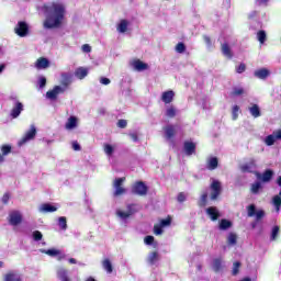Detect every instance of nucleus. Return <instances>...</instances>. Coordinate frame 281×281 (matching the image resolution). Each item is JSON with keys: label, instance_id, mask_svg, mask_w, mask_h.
<instances>
[{"label": "nucleus", "instance_id": "09e8293b", "mask_svg": "<svg viewBox=\"0 0 281 281\" xmlns=\"http://www.w3.org/2000/svg\"><path fill=\"white\" fill-rule=\"evenodd\" d=\"M279 234H280V226H273L270 240H277Z\"/></svg>", "mask_w": 281, "mask_h": 281}, {"label": "nucleus", "instance_id": "58836bf2", "mask_svg": "<svg viewBox=\"0 0 281 281\" xmlns=\"http://www.w3.org/2000/svg\"><path fill=\"white\" fill-rule=\"evenodd\" d=\"M126 30H128V21L122 20L117 25V32H120L121 34H124Z\"/></svg>", "mask_w": 281, "mask_h": 281}, {"label": "nucleus", "instance_id": "0e129e2a", "mask_svg": "<svg viewBox=\"0 0 281 281\" xmlns=\"http://www.w3.org/2000/svg\"><path fill=\"white\" fill-rule=\"evenodd\" d=\"M82 52L85 54H90L91 52V46L89 44H83L82 47H81Z\"/></svg>", "mask_w": 281, "mask_h": 281}, {"label": "nucleus", "instance_id": "20e7f679", "mask_svg": "<svg viewBox=\"0 0 281 281\" xmlns=\"http://www.w3.org/2000/svg\"><path fill=\"white\" fill-rule=\"evenodd\" d=\"M10 100H12L13 102V106L11 109L10 115L13 120H16V117H19V115H21V113H23V103H21V101H19V98L16 97H10Z\"/></svg>", "mask_w": 281, "mask_h": 281}, {"label": "nucleus", "instance_id": "79ce46f5", "mask_svg": "<svg viewBox=\"0 0 281 281\" xmlns=\"http://www.w3.org/2000/svg\"><path fill=\"white\" fill-rule=\"evenodd\" d=\"M157 260H159V252H158V251H153V252L148 256V262H149V265H155V262H157Z\"/></svg>", "mask_w": 281, "mask_h": 281}, {"label": "nucleus", "instance_id": "774afa93", "mask_svg": "<svg viewBox=\"0 0 281 281\" xmlns=\"http://www.w3.org/2000/svg\"><path fill=\"white\" fill-rule=\"evenodd\" d=\"M273 135L277 139H281V130L274 131Z\"/></svg>", "mask_w": 281, "mask_h": 281}, {"label": "nucleus", "instance_id": "dca6fc26", "mask_svg": "<svg viewBox=\"0 0 281 281\" xmlns=\"http://www.w3.org/2000/svg\"><path fill=\"white\" fill-rule=\"evenodd\" d=\"M57 211H58V206H54L49 203H44V204L40 205V207H38V212L41 214H49V213L57 212Z\"/></svg>", "mask_w": 281, "mask_h": 281}, {"label": "nucleus", "instance_id": "ea45409f", "mask_svg": "<svg viewBox=\"0 0 281 281\" xmlns=\"http://www.w3.org/2000/svg\"><path fill=\"white\" fill-rule=\"evenodd\" d=\"M257 40L261 45H265V43L267 42V32H265L263 30H260L257 33Z\"/></svg>", "mask_w": 281, "mask_h": 281}, {"label": "nucleus", "instance_id": "6e6552de", "mask_svg": "<svg viewBox=\"0 0 281 281\" xmlns=\"http://www.w3.org/2000/svg\"><path fill=\"white\" fill-rule=\"evenodd\" d=\"M41 254H46V256H49L50 258H57V260H65L67 258V255L63 254L59 249L52 248V249H41Z\"/></svg>", "mask_w": 281, "mask_h": 281}, {"label": "nucleus", "instance_id": "4d7b16f0", "mask_svg": "<svg viewBox=\"0 0 281 281\" xmlns=\"http://www.w3.org/2000/svg\"><path fill=\"white\" fill-rule=\"evenodd\" d=\"M1 150H2V155L7 156V155H10L11 150H12V146L10 145H3L1 147Z\"/></svg>", "mask_w": 281, "mask_h": 281}, {"label": "nucleus", "instance_id": "6e6d98bb", "mask_svg": "<svg viewBox=\"0 0 281 281\" xmlns=\"http://www.w3.org/2000/svg\"><path fill=\"white\" fill-rule=\"evenodd\" d=\"M238 111H240V106L234 105L232 110L233 120H238Z\"/></svg>", "mask_w": 281, "mask_h": 281}, {"label": "nucleus", "instance_id": "338daca9", "mask_svg": "<svg viewBox=\"0 0 281 281\" xmlns=\"http://www.w3.org/2000/svg\"><path fill=\"white\" fill-rule=\"evenodd\" d=\"M100 83L105 85V86L111 85V79H109L106 77H101L100 78Z\"/></svg>", "mask_w": 281, "mask_h": 281}, {"label": "nucleus", "instance_id": "2eb2a0df", "mask_svg": "<svg viewBox=\"0 0 281 281\" xmlns=\"http://www.w3.org/2000/svg\"><path fill=\"white\" fill-rule=\"evenodd\" d=\"M184 153L188 157L196 153V144L194 142L186 140L183 144Z\"/></svg>", "mask_w": 281, "mask_h": 281}, {"label": "nucleus", "instance_id": "2f4dec72", "mask_svg": "<svg viewBox=\"0 0 281 281\" xmlns=\"http://www.w3.org/2000/svg\"><path fill=\"white\" fill-rule=\"evenodd\" d=\"M132 194L142 196V181H137L132 186Z\"/></svg>", "mask_w": 281, "mask_h": 281}, {"label": "nucleus", "instance_id": "423d86ee", "mask_svg": "<svg viewBox=\"0 0 281 281\" xmlns=\"http://www.w3.org/2000/svg\"><path fill=\"white\" fill-rule=\"evenodd\" d=\"M124 181H126V178H116L114 180V196H122V194H126V189L122 187V183H124Z\"/></svg>", "mask_w": 281, "mask_h": 281}, {"label": "nucleus", "instance_id": "4468645a", "mask_svg": "<svg viewBox=\"0 0 281 281\" xmlns=\"http://www.w3.org/2000/svg\"><path fill=\"white\" fill-rule=\"evenodd\" d=\"M57 278L60 281H74L71 280V278H69V270H67V268L65 267H59L57 268Z\"/></svg>", "mask_w": 281, "mask_h": 281}, {"label": "nucleus", "instance_id": "680f3d73", "mask_svg": "<svg viewBox=\"0 0 281 281\" xmlns=\"http://www.w3.org/2000/svg\"><path fill=\"white\" fill-rule=\"evenodd\" d=\"M148 194V186L145 182H142V196H146Z\"/></svg>", "mask_w": 281, "mask_h": 281}, {"label": "nucleus", "instance_id": "f704fd0d", "mask_svg": "<svg viewBox=\"0 0 281 281\" xmlns=\"http://www.w3.org/2000/svg\"><path fill=\"white\" fill-rule=\"evenodd\" d=\"M260 190H262V183H260V181L252 183L250 187V192L252 194H259Z\"/></svg>", "mask_w": 281, "mask_h": 281}, {"label": "nucleus", "instance_id": "603ef678", "mask_svg": "<svg viewBox=\"0 0 281 281\" xmlns=\"http://www.w3.org/2000/svg\"><path fill=\"white\" fill-rule=\"evenodd\" d=\"M176 115H177V110L175 109V106H170L169 109H167L166 111L167 117H176Z\"/></svg>", "mask_w": 281, "mask_h": 281}, {"label": "nucleus", "instance_id": "5fc2aeb1", "mask_svg": "<svg viewBox=\"0 0 281 281\" xmlns=\"http://www.w3.org/2000/svg\"><path fill=\"white\" fill-rule=\"evenodd\" d=\"M187 200H188V195L186 194V192L178 193V196H177L178 203H186Z\"/></svg>", "mask_w": 281, "mask_h": 281}, {"label": "nucleus", "instance_id": "7ed1b4c3", "mask_svg": "<svg viewBox=\"0 0 281 281\" xmlns=\"http://www.w3.org/2000/svg\"><path fill=\"white\" fill-rule=\"evenodd\" d=\"M33 139H36V126L31 125L30 130L24 133L22 138L18 142V146L21 148V146H25V144H30V142H33Z\"/></svg>", "mask_w": 281, "mask_h": 281}, {"label": "nucleus", "instance_id": "c9c22d12", "mask_svg": "<svg viewBox=\"0 0 281 281\" xmlns=\"http://www.w3.org/2000/svg\"><path fill=\"white\" fill-rule=\"evenodd\" d=\"M57 225L63 232H67V217H58Z\"/></svg>", "mask_w": 281, "mask_h": 281}, {"label": "nucleus", "instance_id": "ddd939ff", "mask_svg": "<svg viewBox=\"0 0 281 281\" xmlns=\"http://www.w3.org/2000/svg\"><path fill=\"white\" fill-rule=\"evenodd\" d=\"M4 281H23V277L16 270H11L4 274Z\"/></svg>", "mask_w": 281, "mask_h": 281}, {"label": "nucleus", "instance_id": "e2e57ef3", "mask_svg": "<svg viewBox=\"0 0 281 281\" xmlns=\"http://www.w3.org/2000/svg\"><path fill=\"white\" fill-rule=\"evenodd\" d=\"M128 136L131 137L132 142H135V143L139 142V137L137 136V133L132 132L128 134Z\"/></svg>", "mask_w": 281, "mask_h": 281}, {"label": "nucleus", "instance_id": "a211bd4d", "mask_svg": "<svg viewBox=\"0 0 281 281\" xmlns=\"http://www.w3.org/2000/svg\"><path fill=\"white\" fill-rule=\"evenodd\" d=\"M206 214L210 216L211 221H216L217 218H221V212H218V209L216 206H210L206 209Z\"/></svg>", "mask_w": 281, "mask_h": 281}, {"label": "nucleus", "instance_id": "864d4df0", "mask_svg": "<svg viewBox=\"0 0 281 281\" xmlns=\"http://www.w3.org/2000/svg\"><path fill=\"white\" fill-rule=\"evenodd\" d=\"M37 85L40 87V89H45V85H47V78L41 76L37 79Z\"/></svg>", "mask_w": 281, "mask_h": 281}, {"label": "nucleus", "instance_id": "cd10ccee", "mask_svg": "<svg viewBox=\"0 0 281 281\" xmlns=\"http://www.w3.org/2000/svg\"><path fill=\"white\" fill-rule=\"evenodd\" d=\"M144 243H145V245H151L154 247V249H157V247H159V243H157V240H155V237L153 235H147L144 238Z\"/></svg>", "mask_w": 281, "mask_h": 281}, {"label": "nucleus", "instance_id": "f8f14e48", "mask_svg": "<svg viewBox=\"0 0 281 281\" xmlns=\"http://www.w3.org/2000/svg\"><path fill=\"white\" fill-rule=\"evenodd\" d=\"M59 93H65V88L56 86L53 90L46 92V98L48 100H56Z\"/></svg>", "mask_w": 281, "mask_h": 281}, {"label": "nucleus", "instance_id": "13d9d810", "mask_svg": "<svg viewBox=\"0 0 281 281\" xmlns=\"http://www.w3.org/2000/svg\"><path fill=\"white\" fill-rule=\"evenodd\" d=\"M246 69H247V65L240 64V65L236 68V72H237V74H245Z\"/></svg>", "mask_w": 281, "mask_h": 281}, {"label": "nucleus", "instance_id": "393cba45", "mask_svg": "<svg viewBox=\"0 0 281 281\" xmlns=\"http://www.w3.org/2000/svg\"><path fill=\"white\" fill-rule=\"evenodd\" d=\"M248 110L250 115H252L255 119L260 117V115H262V112H260V106L256 103L248 108Z\"/></svg>", "mask_w": 281, "mask_h": 281}, {"label": "nucleus", "instance_id": "6ab92c4d", "mask_svg": "<svg viewBox=\"0 0 281 281\" xmlns=\"http://www.w3.org/2000/svg\"><path fill=\"white\" fill-rule=\"evenodd\" d=\"M65 128L66 131H74V128H78V117L69 116L65 124Z\"/></svg>", "mask_w": 281, "mask_h": 281}, {"label": "nucleus", "instance_id": "49530a36", "mask_svg": "<svg viewBox=\"0 0 281 281\" xmlns=\"http://www.w3.org/2000/svg\"><path fill=\"white\" fill-rule=\"evenodd\" d=\"M127 212H128L130 216H133V214H135L136 212H139V205H137V204H130L127 206Z\"/></svg>", "mask_w": 281, "mask_h": 281}, {"label": "nucleus", "instance_id": "a19ab883", "mask_svg": "<svg viewBox=\"0 0 281 281\" xmlns=\"http://www.w3.org/2000/svg\"><path fill=\"white\" fill-rule=\"evenodd\" d=\"M103 150L108 157H111L115 153V147L111 144H105Z\"/></svg>", "mask_w": 281, "mask_h": 281}, {"label": "nucleus", "instance_id": "de8ad7c7", "mask_svg": "<svg viewBox=\"0 0 281 281\" xmlns=\"http://www.w3.org/2000/svg\"><path fill=\"white\" fill-rule=\"evenodd\" d=\"M240 261H235L233 263L232 276H238V273H240Z\"/></svg>", "mask_w": 281, "mask_h": 281}, {"label": "nucleus", "instance_id": "0eeeda50", "mask_svg": "<svg viewBox=\"0 0 281 281\" xmlns=\"http://www.w3.org/2000/svg\"><path fill=\"white\" fill-rule=\"evenodd\" d=\"M23 222V214L20 211H11L9 213V225L16 227V225H21Z\"/></svg>", "mask_w": 281, "mask_h": 281}, {"label": "nucleus", "instance_id": "3c124183", "mask_svg": "<svg viewBox=\"0 0 281 281\" xmlns=\"http://www.w3.org/2000/svg\"><path fill=\"white\" fill-rule=\"evenodd\" d=\"M176 52L178 54H183L186 52V44L183 42H179L177 45H176Z\"/></svg>", "mask_w": 281, "mask_h": 281}, {"label": "nucleus", "instance_id": "c03bdc74", "mask_svg": "<svg viewBox=\"0 0 281 281\" xmlns=\"http://www.w3.org/2000/svg\"><path fill=\"white\" fill-rule=\"evenodd\" d=\"M245 89L244 88H234L231 92V98H237L238 95H244Z\"/></svg>", "mask_w": 281, "mask_h": 281}, {"label": "nucleus", "instance_id": "b1692460", "mask_svg": "<svg viewBox=\"0 0 281 281\" xmlns=\"http://www.w3.org/2000/svg\"><path fill=\"white\" fill-rule=\"evenodd\" d=\"M269 69L261 68L255 71L256 78H259L260 80H266V78H269Z\"/></svg>", "mask_w": 281, "mask_h": 281}, {"label": "nucleus", "instance_id": "4be33fe9", "mask_svg": "<svg viewBox=\"0 0 281 281\" xmlns=\"http://www.w3.org/2000/svg\"><path fill=\"white\" fill-rule=\"evenodd\" d=\"M75 76L79 80H85V78H87V76H89V69H87L85 67H79L76 69Z\"/></svg>", "mask_w": 281, "mask_h": 281}, {"label": "nucleus", "instance_id": "f257e3e1", "mask_svg": "<svg viewBox=\"0 0 281 281\" xmlns=\"http://www.w3.org/2000/svg\"><path fill=\"white\" fill-rule=\"evenodd\" d=\"M42 10L45 14L44 30H58V27H63L67 14V8L63 2H48L42 7Z\"/></svg>", "mask_w": 281, "mask_h": 281}, {"label": "nucleus", "instance_id": "052dcab7", "mask_svg": "<svg viewBox=\"0 0 281 281\" xmlns=\"http://www.w3.org/2000/svg\"><path fill=\"white\" fill-rule=\"evenodd\" d=\"M1 203H3V205H8V203H10V193H4L2 199H1Z\"/></svg>", "mask_w": 281, "mask_h": 281}, {"label": "nucleus", "instance_id": "c85d7f7f", "mask_svg": "<svg viewBox=\"0 0 281 281\" xmlns=\"http://www.w3.org/2000/svg\"><path fill=\"white\" fill-rule=\"evenodd\" d=\"M130 67L133 71H142V60L135 58L130 60Z\"/></svg>", "mask_w": 281, "mask_h": 281}, {"label": "nucleus", "instance_id": "473e14b6", "mask_svg": "<svg viewBox=\"0 0 281 281\" xmlns=\"http://www.w3.org/2000/svg\"><path fill=\"white\" fill-rule=\"evenodd\" d=\"M238 243V235L236 233H229L227 236V245L234 247Z\"/></svg>", "mask_w": 281, "mask_h": 281}, {"label": "nucleus", "instance_id": "a18cd8bd", "mask_svg": "<svg viewBox=\"0 0 281 281\" xmlns=\"http://www.w3.org/2000/svg\"><path fill=\"white\" fill-rule=\"evenodd\" d=\"M278 138H276V134H270L266 137L265 142L267 146H273V144H276V140Z\"/></svg>", "mask_w": 281, "mask_h": 281}, {"label": "nucleus", "instance_id": "f03ea898", "mask_svg": "<svg viewBox=\"0 0 281 281\" xmlns=\"http://www.w3.org/2000/svg\"><path fill=\"white\" fill-rule=\"evenodd\" d=\"M172 225V216L168 215L166 218L159 220V223L154 225L155 236H161L164 234V227H170Z\"/></svg>", "mask_w": 281, "mask_h": 281}, {"label": "nucleus", "instance_id": "5701e85b", "mask_svg": "<svg viewBox=\"0 0 281 281\" xmlns=\"http://www.w3.org/2000/svg\"><path fill=\"white\" fill-rule=\"evenodd\" d=\"M36 69H47L49 67V60L45 57H41L35 63Z\"/></svg>", "mask_w": 281, "mask_h": 281}, {"label": "nucleus", "instance_id": "412c9836", "mask_svg": "<svg viewBox=\"0 0 281 281\" xmlns=\"http://www.w3.org/2000/svg\"><path fill=\"white\" fill-rule=\"evenodd\" d=\"M221 49H222V54H223V56H225V58H228L229 60H232V58H234V53L232 52V47H229V44L223 43Z\"/></svg>", "mask_w": 281, "mask_h": 281}, {"label": "nucleus", "instance_id": "bb28decb", "mask_svg": "<svg viewBox=\"0 0 281 281\" xmlns=\"http://www.w3.org/2000/svg\"><path fill=\"white\" fill-rule=\"evenodd\" d=\"M254 168H256V161L251 160L248 164H245L240 167L241 172H254Z\"/></svg>", "mask_w": 281, "mask_h": 281}, {"label": "nucleus", "instance_id": "1a4fd4ad", "mask_svg": "<svg viewBox=\"0 0 281 281\" xmlns=\"http://www.w3.org/2000/svg\"><path fill=\"white\" fill-rule=\"evenodd\" d=\"M247 214L249 217L256 216V221H262L265 218V212L262 210L256 211V204L247 206Z\"/></svg>", "mask_w": 281, "mask_h": 281}, {"label": "nucleus", "instance_id": "7c9ffc66", "mask_svg": "<svg viewBox=\"0 0 281 281\" xmlns=\"http://www.w3.org/2000/svg\"><path fill=\"white\" fill-rule=\"evenodd\" d=\"M165 135H166L167 139H172V137H175V135H176L175 126L173 125H167L165 127Z\"/></svg>", "mask_w": 281, "mask_h": 281}, {"label": "nucleus", "instance_id": "39448f33", "mask_svg": "<svg viewBox=\"0 0 281 281\" xmlns=\"http://www.w3.org/2000/svg\"><path fill=\"white\" fill-rule=\"evenodd\" d=\"M210 190H211V195H210L211 201H216V199L221 196V192H223V187L221 186V181L214 180L210 186Z\"/></svg>", "mask_w": 281, "mask_h": 281}, {"label": "nucleus", "instance_id": "69168bd1", "mask_svg": "<svg viewBox=\"0 0 281 281\" xmlns=\"http://www.w3.org/2000/svg\"><path fill=\"white\" fill-rule=\"evenodd\" d=\"M203 41L207 45V47H212V38L207 35H203Z\"/></svg>", "mask_w": 281, "mask_h": 281}, {"label": "nucleus", "instance_id": "8fccbe9b", "mask_svg": "<svg viewBox=\"0 0 281 281\" xmlns=\"http://www.w3.org/2000/svg\"><path fill=\"white\" fill-rule=\"evenodd\" d=\"M32 238L35 243H38L40 240H43V233H41V231H34L32 233Z\"/></svg>", "mask_w": 281, "mask_h": 281}, {"label": "nucleus", "instance_id": "9d476101", "mask_svg": "<svg viewBox=\"0 0 281 281\" xmlns=\"http://www.w3.org/2000/svg\"><path fill=\"white\" fill-rule=\"evenodd\" d=\"M255 175L263 183H269V181L273 179V170L271 169H267L266 171H263L262 175H260V172L255 171Z\"/></svg>", "mask_w": 281, "mask_h": 281}, {"label": "nucleus", "instance_id": "f3484780", "mask_svg": "<svg viewBox=\"0 0 281 281\" xmlns=\"http://www.w3.org/2000/svg\"><path fill=\"white\" fill-rule=\"evenodd\" d=\"M74 82V75L69 74V72H63L61 74V85H63V89H67V87H69V85H71Z\"/></svg>", "mask_w": 281, "mask_h": 281}, {"label": "nucleus", "instance_id": "37998d69", "mask_svg": "<svg viewBox=\"0 0 281 281\" xmlns=\"http://www.w3.org/2000/svg\"><path fill=\"white\" fill-rule=\"evenodd\" d=\"M198 205L199 207H205V205H207V192L202 193Z\"/></svg>", "mask_w": 281, "mask_h": 281}, {"label": "nucleus", "instance_id": "4c0bfd02", "mask_svg": "<svg viewBox=\"0 0 281 281\" xmlns=\"http://www.w3.org/2000/svg\"><path fill=\"white\" fill-rule=\"evenodd\" d=\"M102 267L106 273H113V265L111 263V260L104 259L102 262Z\"/></svg>", "mask_w": 281, "mask_h": 281}, {"label": "nucleus", "instance_id": "e433bc0d", "mask_svg": "<svg viewBox=\"0 0 281 281\" xmlns=\"http://www.w3.org/2000/svg\"><path fill=\"white\" fill-rule=\"evenodd\" d=\"M116 216L122 220L124 223H126V220L130 218V213L128 211L125 212V211H122L120 209L116 210Z\"/></svg>", "mask_w": 281, "mask_h": 281}, {"label": "nucleus", "instance_id": "c756f323", "mask_svg": "<svg viewBox=\"0 0 281 281\" xmlns=\"http://www.w3.org/2000/svg\"><path fill=\"white\" fill-rule=\"evenodd\" d=\"M206 168L207 170H216L218 168V158H210Z\"/></svg>", "mask_w": 281, "mask_h": 281}, {"label": "nucleus", "instance_id": "bf43d9fd", "mask_svg": "<svg viewBox=\"0 0 281 281\" xmlns=\"http://www.w3.org/2000/svg\"><path fill=\"white\" fill-rule=\"evenodd\" d=\"M127 125H128V122L126 120H119L116 124L119 128H126Z\"/></svg>", "mask_w": 281, "mask_h": 281}, {"label": "nucleus", "instance_id": "a878e982", "mask_svg": "<svg viewBox=\"0 0 281 281\" xmlns=\"http://www.w3.org/2000/svg\"><path fill=\"white\" fill-rule=\"evenodd\" d=\"M232 225H234L232 223V221L226 220V218H222L220 221L218 229H221L222 232H225V231L229 229V227H232Z\"/></svg>", "mask_w": 281, "mask_h": 281}, {"label": "nucleus", "instance_id": "9b49d317", "mask_svg": "<svg viewBox=\"0 0 281 281\" xmlns=\"http://www.w3.org/2000/svg\"><path fill=\"white\" fill-rule=\"evenodd\" d=\"M14 32L15 34H18V36H21L23 38L27 34V32H30V27L27 26V23L19 22L14 29Z\"/></svg>", "mask_w": 281, "mask_h": 281}, {"label": "nucleus", "instance_id": "aec40b11", "mask_svg": "<svg viewBox=\"0 0 281 281\" xmlns=\"http://www.w3.org/2000/svg\"><path fill=\"white\" fill-rule=\"evenodd\" d=\"M172 100H175V91L168 90V91L162 92L161 101L165 104H170L172 102Z\"/></svg>", "mask_w": 281, "mask_h": 281}, {"label": "nucleus", "instance_id": "72a5a7b5", "mask_svg": "<svg viewBox=\"0 0 281 281\" xmlns=\"http://www.w3.org/2000/svg\"><path fill=\"white\" fill-rule=\"evenodd\" d=\"M223 269V259L216 258L213 260V270L218 273Z\"/></svg>", "mask_w": 281, "mask_h": 281}]
</instances>
